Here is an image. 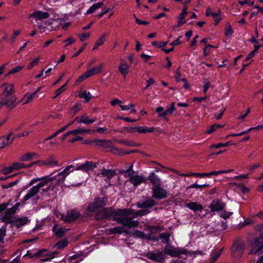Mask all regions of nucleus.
<instances>
[{
	"label": "nucleus",
	"mask_w": 263,
	"mask_h": 263,
	"mask_svg": "<svg viewBox=\"0 0 263 263\" xmlns=\"http://www.w3.org/2000/svg\"><path fill=\"white\" fill-rule=\"evenodd\" d=\"M3 88L1 95V100L0 101V110L4 106H6L10 109L15 108L17 103H16V97L14 95V87L12 84L4 83L1 85Z\"/></svg>",
	"instance_id": "nucleus-1"
},
{
	"label": "nucleus",
	"mask_w": 263,
	"mask_h": 263,
	"mask_svg": "<svg viewBox=\"0 0 263 263\" xmlns=\"http://www.w3.org/2000/svg\"><path fill=\"white\" fill-rule=\"evenodd\" d=\"M129 211L125 210H116L111 207L104 208L102 210L98 212L95 215V218L97 220H102L110 218L111 217H115L118 215H129Z\"/></svg>",
	"instance_id": "nucleus-2"
},
{
	"label": "nucleus",
	"mask_w": 263,
	"mask_h": 263,
	"mask_svg": "<svg viewBox=\"0 0 263 263\" xmlns=\"http://www.w3.org/2000/svg\"><path fill=\"white\" fill-rule=\"evenodd\" d=\"M55 177H52V174L47 175L45 178L43 182H40L37 185L33 186L29 191L28 193L23 198V204L25 203V201L29 200L31 198L35 196L39 192L41 187L47 185L49 182L54 180Z\"/></svg>",
	"instance_id": "nucleus-3"
},
{
	"label": "nucleus",
	"mask_w": 263,
	"mask_h": 263,
	"mask_svg": "<svg viewBox=\"0 0 263 263\" xmlns=\"http://www.w3.org/2000/svg\"><path fill=\"white\" fill-rule=\"evenodd\" d=\"M124 210L129 211L130 214L118 215L119 217H115L113 218V220L124 227H128L129 228L137 227L139 224V221L134 220L133 218L129 217V216L133 214V210L128 209H124Z\"/></svg>",
	"instance_id": "nucleus-4"
},
{
	"label": "nucleus",
	"mask_w": 263,
	"mask_h": 263,
	"mask_svg": "<svg viewBox=\"0 0 263 263\" xmlns=\"http://www.w3.org/2000/svg\"><path fill=\"white\" fill-rule=\"evenodd\" d=\"M107 199L104 197L96 198L93 201L90 203L87 208L88 212L94 213L98 211L106 205Z\"/></svg>",
	"instance_id": "nucleus-5"
},
{
	"label": "nucleus",
	"mask_w": 263,
	"mask_h": 263,
	"mask_svg": "<svg viewBox=\"0 0 263 263\" xmlns=\"http://www.w3.org/2000/svg\"><path fill=\"white\" fill-rule=\"evenodd\" d=\"M164 253L167 255H170L172 257H177L181 255H188L191 253L187 251L184 248H174L173 246H166L164 249Z\"/></svg>",
	"instance_id": "nucleus-6"
},
{
	"label": "nucleus",
	"mask_w": 263,
	"mask_h": 263,
	"mask_svg": "<svg viewBox=\"0 0 263 263\" xmlns=\"http://www.w3.org/2000/svg\"><path fill=\"white\" fill-rule=\"evenodd\" d=\"M144 256L150 260L158 262L161 263L165 260L164 253L158 250L155 252L148 251L145 254Z\"/></svg>",
	"instance_id": "nucleus-7"
},
{
	"label": "nucleus",
	"mask_w": 263,
	"mask_h": 263,
	"mask_svg": "<svg viewBox=\"0 0 263 263\" xmlns=\"http://www.w3.org/2000/svg\"><path fill=\"white\" fill-rule=\"evenodd\" d=\"M152 197L155 199H162L167 197V192L161 185L154 186L152 188Z\"/></svg>",
	"instance_id": "nucleus-8"
},
{
	"label": "nucleus",
	"mask_w": 263,
	"mask_h": 263,
	"mask_svg": "<svg viewBox=\"0 0 263 263\" xmlns=\"http://www.w3.org/2000/svg\"><path fill=\"white\" fill-rule=\"evenodd\" d=\"M73 167L74 166L72 165H70L66 167V168L62 172L58 173L55 175H53L54 172L51 173V174L52 175V177H55L54 180H55L58 177L56 182L60 185H62L63 184L66 177L69 174L70 169Z\"/></svg>",
	"instance_id": "nucleus-9"
},
{
	"label": "nucleus",
	"mask_w": 263,
	"mask_h": 263,
	"mask_svg": "<svg viewBox=\"0 0 263 263\" xmlns=\"http://www.w3.org/2000/svg\"><path fill=\"white\" fill-rule=\"evenodd\" d=\"M80 213L74 210L68 211L66 215L62 214L61 219L65 222H70L77 219L80 216Z\"/></svg>",
	"instance_id": "nucleus-10"
},
{
	"label": "nucleus",
	"mask_w": 263,
	"mask_h": 263,
	"mask_svg": "<svg viewBox=\"0 0 263 263\" xmlns=\"http://www.w3.org/2000/svg\"><path fill=\"white\" fill-rule=\"evenodd\" d=\"M226 206V204L218 199H214L210 204L209 208L211 212H218L222 211Z\"/></svg>",
	"instance_id": "nucleus-11"
},
{
	"label": "nucleus",
	"mask_w": 263,
	"mask_h": 263,
	"mask_svg": "<svg viewBox=\"0 0 263 263\" xmlns=\"http://www.w3.org/2000/svg\"><path fill=\"white\" fill-rule=\"evenodd\" d=\"M98 162L92 161H86L76 168V170H82L85 172H89L97 167Z\"/></svg>",
	"instance_id": "nucleus-12"
},
{
	"label": "nucleus",
	"mask_w": 263,
	"mask_h": 263,
	"mask_svg": "<svg viewBox=\"0 0 263 263\" xmlns=\"http://www.w3.org/2000/svg\"><path fill=\"white\" fill-rule=\"evenodd\" d=\"M50 14L48 12H43L41 11H36L34 12L29 15V18H34L36 21L42 20L47 18Z\"/></svg>",
	"instance_id": "nucleus-13"
},
{
	"label": "nucleus",
	"mask_w": 263,
	"mask_h": 263,
	"mask_svg": "<svg viewBox=\"0 0 263 263\" xmlns=\"http://www.w3.org/2000/svg\"><path fill=\"white\" fill-rule=\"evenodd\" d=\"M157 204V202L153 199H147L144 201H140L137 203V205L139 208L144 209L151 208Z\"/></svg>",
	"instance_id": "nucleus-14"
},
{
	"label": "nucleus",
	"mask_w": 263,
	"mask_h": 263,
	"mask_svg": "<svg viewBox=\"0 0 263 263\" xmlns=\"http://www.w3.org/2000/svg\"><path fill=\"white\" fill-rule=\"evenodd\" d=\"M75 120H77V123L78 124H89L95 122L97 120V118L95 117L92 119H90L87 114H83L80 117H77L75 118Z\"/></svg>",
	"instance_id": "nucleus-15"
},
{
	"label": "nucleus",
	"mask_w": 263,
	"mask_h": 263,
	"mask_svg": "<svg viewBox=\"0 0 263 263\" xmlns=\"http://www.w3.org/2000/svg\"><path fill=\"white\" fill-rule=\"evenodd\" d=\"M146 180V178L143 176L133 175L129 179L128 181L136 187L142 182H145Z\"/></svg>",
	"instance_id": "nucleus-16"
},
{
	"label": "nucleus",
	"mask_w": 263,
	"mask_h": 263,
	"mask_svg": "<svg viewBox=\"0 0 263 263\" xmlns=\"http://www.w3.org/2000/svg\"><path fill=\"white\" fill-rule=\"evenodd\" d=\"M101 175L102 177H105L108 180L111 179L112 178L116 176L117 174L114 170L105 169L103 168L101 172L98 174V175Z\"/></svg>",
	"instance_id": "nucleus-17"
},
{
	"label": "nucleus",
	"mask_w": 263,
	"mask_h": 263,
	"mask_svg": "<svg viewBox=\"0 0 263 263\" xmlns=\"http://www.w3.org/2000/svg\"><path fill=\"white\" fill-rule=\"evenodd\" d=\"M39 158V155L34 152L27 153L23 155L20 158L22 161H29L33 160L34 158Z\"/></svg>",
	"instance_id": "nucleus-18"
},
{
	"label": "nucleus",
	"mask_w": 263,
	"mask_h": 263,
	"mask_svg": "<svg viewBox=\"0 0 263 263\" xmlns=\"http://www.w3.org/2000/svg\"><path fill=\"white\" fill-rule=\"evenodd\" d=\"M29 221L27 217H23L21 218H15L12 224L13 227L16 228H20L21 227L24 226Z\"/></svg>",
	"instance_id": "nucleus-19"
},
{
	"label": "nucleus",
	"mask_w": 263,
	"mask_h": 263,
	"mask_svg": "<svg viewBox=\"0 0 263 263\" xmlns=\"http://www.w3.org/2000/svg\"><path fill=\"white\" fill-rule=\"evenodd\" d=\"M148 180H149L150 182L154 185V186H158L161 185V181L160 179L157 175L155 174L154 172H152L149 174L148 177Z\"/></svg>",
	"instance_id": "nucleus-20"
},
{
	"label": "nucleus",
	"mask_w": 263,
	"mask_h": 263,
	"mask_svg": "<svg viewBox=\"0 0 263 263\" xmlns=\"http://www.w3.org/2000/svg\"><path fill=\"white\" fill-rule=\"evenodd\" d=\"M109 234H120L124 233L127 235H130L127 230H125L123 227H116L108 229Z\"/></svg>",
	"instance_id": "nucleus-21"
},
{
	"label": "nucleus",
	"mask_w": 263,
	"mask_h": 263,
	"mask_svg": "<svg viewBox=\"0 0 263 263\" xmlns=\"http://www.w3.org/2000/svg\"><path fill=\"white\" fill-rule=\"evenodd\" d=\"M185 206L192 210L194 212L201 211L203 210V206L201 204L196 202H191L185 204Z\"/></svg>",
	"instance_id": "nucleus-22"
},
{
	"label": "nucleus",
	"mask_w": 263,
	"mask_h": 263,
	"mask_svg": "<svg viewBox=\"0 0 263 263\" xmlns=\"http://www.w3.org/2000/svg\"><path fill=\"white\" fill-rule=\"evenodd\" d=\"M104 66L103 64H100L97 66L93 67L90 69L87 70V73L89 77L92 76L95 74L100 73L102 71V69Z\"/></svg>",
	"instance_id": "nucleus-23"
},
{
	"label": "nucleus",
	"mask_w": 263,
	"mask_h": 263,
	"mask_svg": "<svg viewBox=\"0 0 263 263\" xmlns=\"http://www.w3.org/2000/svg\"><path fill=\"white\" fill-rule=\"evenodd\" d=\"M227 225L226 222L222 221L220 219H216L214 221V229L217 231H221L226 229Z\"/></svg>",
	"instance_id": "nucleus-24"
},
{
	"label": "nucleus",
	"mask_w": 263,
	"mask_h": 263,
	"mask_svg": "<svg viewBox=\"0 0 263 263\" xmlns=\"http://www.w3.org/2000/svg\"><path fill=\"white\" fill-rule=\"evenodd\" d=\"M121 63L119 66V72L122 73L124 76H126L129 72L128 70V66L125 62L123 60L121 59L120 60Z\"/></svg>",
	"instance_id": "nucleus-25"
},
{
	"label": "nucleus",
	"mask_w": 263,
	"mask_h": 263,
	"mask_svg": "<svg viewBox=\"0 0 263 263\" xmlns=\"http://www.w3.org/2000/svg\"><path fill=\"white\" fill-rule=\"evenodd\" d=\"M68 231V229L64 228H58L57 226L55 225L53 227V232H54L55 235L57 237H62Z\"/></svg>",
	"instance_id": "nucleus-26"
},
{
	"label": "nucleus",
	"mask_w": 263,
	"mask_h": 263,
	"mask_svg": "<svg viewBox=\"0 0 263 263\" xmlns=\"http://www.w3.org/2000/svg\"><path fill=\"white\" fill-rule=\"evenodd\" d=\"M135 131L139 134H144L146 133H152L154 131L155 127H147L146 126H136L134 127Z\"/></svg>",
	"instance_id": "nucleus-27"
},
{
	"label": "nucleus",
	"mask_w": 263,
	"mask_h": 263,
	"mask_svg": "<svg viewBox=\"0 0 263 263\" xmlns=\"http://www.w3.org/2000/svg\"><path fill=\"white\" fill-rule=\"evenodd\" d=\"M175 102H172L170 107H168L165 111L159 115V117L165 118L167 115H170L176 110L175 107Z\"/></svg>",
	"instance_id": "nucleus-28"
},
{
	"label": "nucleus",
	"mask_w": 263,
	"mask_h": 263,
	"mask_svg": "<svg viewBox=\"0 0 263 263\" xmlns=\"http://www.w3.org/2000/svg\"><path fill=\"white\" fill-rule=\"evenodd\" d=\"M91 132V130L89 129L80 128L72 130H70L69 131V133H71V135H77L78 134L84 135L85 134H90Z\"/></svg>",
	"instance_id": "nucleus-29"
},
{
	"label": "nucleus",
	"mask_w": 263,
	"mask_h": 263,
	"mask_svg": "<svg viewBox=\"0 0 263 263\" xmlns=\"http://www.w3.org/2000/svg\"><path fill=\"white\" fill-rule=\"evenodd\" d=\"M79 97L80 98L84 99V103H88L92 97L91 93L89 91H87L86 90H84L79 93Z\"/></svg>",
	"instance_id": "nucleus-30"
},
{
	"label": "nucleus",
	"mask_w": 263,
	"mask_h": 263,
	"mask_svg": "<svg viewBox=\"0 0 263 263\" xmlns=\"http://www.w3.org/2000/svg\"><path fill=\"white\" fill-rule=\"evenodd\" d=\"M15 218L16 217L13 215H10V214L5 212L2 221L6 222V223L12 224V222H13L14 220H15Z\"/></svg>",
	"instance_id": "nucleus-31"
},
{
	"label": "nucleus",
	"mask_w": 263,
	"mask_h": 263,
	"mask_svg": "<svg viewBox=\"0 0 263 263\" xmlns=\"http://www.w3.org/2000/svg\"><path fill=\"white\" fill-rule=\"evenodd\" d=\"M262 239V238L261 237V233H259V237H256L254 238L253 240H252L251 242V245L254 248H260V246L262 244L261 241V239Z\"/></svg>",
	"instance_id": "nucleus-32"
},
{
	"label": "nucleus",
	"mask_w": 263,
	"mask_h": 263,
	"mask_svg": "<svg viewBox=\"0 0 263 263\" xmlns=\"http://www.w3.org/2000/svg\"><path fill=\"white\" fill-rule=\"evenodd\" d=\"M103 5V2H99L93 4L87 11L86 14H90L95 12L98 9L101 8Z\"/></svg>",
	"instance_id": "nucleus-33"
},
{
	"label": "nucleus",
	"mask_w": 263,
	"mask_h": 263,
	"mask_svg": "<svg viewBox=\"0 0 263 263\" xmlns=\"http://www.w3.org/2000/svg\"><path fill=\"white\" fill-rule=\"evenodd\" d=\"M46 165H57L58 164V161L55 160V156L54 155L50 156L47 159L45 160Z\"/></svg>",
	"instance_id": "nucleus-34"
},
{
	"label": "nucleus",
	"mask_w": 263,
	"mask_h": 263,
	"mask_svg": "<svg viewBox=\"0 0 263 263\" xmlns=\"http://www.w3.org/2000/svg\"><path fill=\"white\" fill-rule=\"evenodd\" d=\"M171 234L168 232H165L161 233L159 235V238L162 239L161 242L163 243L168 244L170 242V237Z\"/></svg>",
	"instance_id": "nucleus-35"
},
{
	"label": "nucleus",
	"mask_w": 263,
	"mask_h": 263,
	"mask_svg": "<svg viewBox=\"0 0 263 263\" xmlns=\"http://www.w3.org/2000/svg\"><path fill=\"white\" fill-rule=\"evenodd\" d=\"M9 141V137L0 138V149L9 145L10 142Z\"/></svg>",
	"instance_id": "nucleus-36"
},
{
	"label": "nucleus",
	"mask_w": 263,
	"mask_h": 263,
	"mask_svg": "<svg viewBox=\"0 0 263 263\" xmlns=\"http://www.w3.org/2000/svg\"><path fill=\"white\" fill-rule=\"evenodd\" d=\"M236 186L238 190L241 191L242 193L246 194L248 193L250 191V190L249 188L245 186L243 184H237V183H234Z\"/></svg>",
	"instance_id": "nucleus-37"
},
{
	"label": "nucleus",
	"mask_w": 263,
	"mask_h": 263,
	"mask_svg": "<svg viewBox=\"0 0 263 263\" xmlns=\"http://www.w3.org/2000/svg\"><path fill=\"white\" fill-rule=\"evenodd\" d=\"M6 235V228L3 227L0 229V245L4 244V238Z\"/></svg>",
	"instance_id": "nucleus-38"
},
{
	"label": "nucleus",
	"mask_w": 263,
	"mask_h": 263,
	"mask_svg": "<svg viewBox=\"0 0 263 263\" xmlns=\"http://www.w3.org/2000/svg\"><path fill=\"white\" fill-rule=\"evenodd\" d=\"M120 107L122 110H129L131 109L130 112H133L134 114H136V110L134 108L135 106L133 104H129L127 105H120Z\"/></svg>",
	"instance_id": "nucleus-39"
},
{
	"label": "nucleus",
	"mask_w": 263,
	"mask_h": 263,
	"mask_svg": "<svg viewBox=\"0 0 263 263\" xmlns=\"http://www.w3.org/2000/svg\"><path fill=\"white\" fill-rule=\"evenodd\" d=\"M121 143L129 146L138 147L141 145L139 143H136L132 140H122Z\"/></svg>",
	"instance_id": "nucleus-40"
},
{
	"label": "nucleus",
	"mask_w": 263,
	"mask_h": 263,
	"mask_svg": "<svg viewBox=\"0 0 263 263\" xmlns=\"http://www.w3.org/2000/svg\"><path fill=\"white\" fill-rule=\"evenodd\" d=\"M232 143L231 141H228L225 143H219L217 144H214L211 145V148H219L222 147H227L231 145Z\"/></svg>",
	"instance_id": "nucleus-41"
},
{
	"label": "nucleus",
	"mask_w": 263,
	"mask_h": 263,
	"mask_svg": "<svg viewBox=\"0 0 263 263\" xmlns=\"http://www.w3.org/2000/svg\"><path fill=\"white\" fill-rule=\"evenodd\" d=\"M233 171V170H220L218 171H212L211 172L208 173L209 177L211 175H218L219 174H223V173H229Z\"/></svg>",
	"instance_id": "nucleus-42"
},
{
	"label": "nucleus",
	"mask_w": 263,
	"mask_h": 263,
	"mask_svg": "<svg viewBox=\"0 0 263 263\" xmlns=\"http://www.w3.org/2000/svg\"><path fill=\"white\" fill-rule=\"evenodd\" d=\"M233 33V29L230 23H228L225 27V35L227 36H231Z\"/></svg>",
	"instance_id": "nucleus-43"
},
{
	"label": "nucleus",
	"mask_w": 263,
	"mask_h": 263,
	"mask_svg": "<svg viewBox=\"0 0 263 263\" xmlns=\"http://www.w3.org/2000/svg\"><path fill=\"white\" fill-rule=\"evenodd\" d=\"M130 236H133L135 237L140 238H144L145 239L146 235L143 232L136 230L133 233H130Z\"/></svg>",
	"instance_id": "nucleus-44"
},
{
	"label": "nucleus",
	"mask_w": 263,
	"mask_h": 263,
	"mask_svg": "<svg viewBox=\"0 0 263 263\" xmlns=\"http://www.w3.org/2000/svg\"><path fill=\"white\" fill-rule=\"evenodd\" d=\"M220 11L218 10L217 12L212 14V16L214 19V21H215L214 25H217L221 20V18L220 16Z\"/></svg>",
	"instance_id": "nucleus-45"
},
{
	"label": "nucleus",
	"mask_w": 263,
	"mask_h": 263,
	"mask_svg": "<svg viewBox=\"0 0 263 263\" xmlns=\"http://www.w3.org/2000/svg\"><path fill=\"white\" fill-rule=\"evenodd\" d=\"M14 171V170L12 167V164L10 166L8 167H4L2 170H1L0 172L4 175H7L12 172Z\"/></svg>",
	"instance_id": "nucleus-46"
},
{
	"label": "nucleus",
	"mask_w": 263,
	"mask_h": 263,
	"mask_svg": "<svg viewBox=\"0 0 263 263\" xmlns=\"http://www.w3.org/2000/svg\"><path fill=\"white\" fill-rule=\"evenodd\" d=\"M24 67L23 66H17L13 68H12L10 71H9L6 75V76H8L10 74H14L15 73L18 72L20 71Z\"/></svg>",
	"instance_id": "nucleus-47"
},
{
	"label": "nucleus",
	"mask_w": 263,
	"mask_h": 263,
	"mask_svg": "<svg viewBox=\"0 0 263 263\" xmlns=\"http://www.w3.org/2000/svg\"><path fill=\"white\" fill-rule=\"evenodd\" d=\"M12 167L15 170H18L22 168H25L26 164L21 162H14L12 163Z\"/></svg>",
	"instance_id": "nucleus-48"
},
{
	"label": "nucleus",
	"mask_w": 263,
	"mask_h": 263,
	"mask_svg": "<svg viewBox=\"0 0 263 263\" xmlns=\"http://www.w3.org/2000/svg\"><path fill=\"white\" fill-rule=\"evenodd\" d=\"M106 34L105 33H103L96 41V44H97V46H100L102 45L105 42L106 39L105 36Z\"/></svg>",
	"instance_id": "nucleus-49"
},
{
	"label": "nucleus",
	"mask_w": 263,
	"mask_h": 263,
	"mask_svg": "<svg viewBox=\"0 0 263 263\" xmlns=\"http://www.w3.org/2000/svg\"><path fill=\"white\" fill-rule=\"evenodd\" d=\"M46 250H45V249H42V250H39L36 253H34V254H32V253H29L28 252H27L26 255L27 256H28L29 258H32L33 257H35V256H36V257H40L41 256V255L44 252H46Z\"/></svg>",
	"instance_id": "nucleus-50"
},
{
	"label": "nucleus",
	"mask_w": 263,
	"mask_h": 263,
	"mask_svg": "<svg viewBox=\"0 0 263 263\" xmlns=\"http://www.w3.org/2000/svg\"><path fill=\"white\" fill-rule=\"evenodd\" d=\"M81 109V104L76 103L73 107L70 108V111L75 115Z\"/></svg>",
	"instance_id": "nucleus-51"
},
{
	"label": "nucleus",
	"mask_w": 263,
	"mask_h": 263,
	"mask_svg": "<svg viewBox=\"0 0 263 263\" xmlns=\"http://www.w3.org/2000/svg\"><path fill=\"white\" fill-rule=\"evenodd\" d=\"M254 229L256 232L261 233V237H262L263 239V223L256 225Z\"/></svg>",
	"instance_id": "nucleus-52"
},
{
	"label": "nucleus",
	"mask_w": 263,
	"mask_h": 263,
	"mask_svg": "<svg viewBox=\"0 0 263 263\" xmlns=\"http://www.w3.org/2000/svg\"><path fill=\"white\" fill-rule=\"evenodd\" d=\"M67 85V83L63 85L62 86H61L60 88H58L56 90L55 93V95L54 97H53V99H55L58 96H59L60 94H61L63 92H64L66 90V86Z\"/></svg>",
	"instance_id": "nucleus-53"
},
{
	"label": "nucleus",
	"mask_w": 263,
	"mask_h": 263,
	"mask_svg": "<svg viewBox=\"0 0 263 263\" xmlns=\"http://www.w3.org/2000/svg\"><path fill=\"white\" fill-rule=\"evenodd\" d=\"M68 243L66 240L63 239L62 240L60 241L56 244V246L59 249H62L64 248L66 246H67Z\"/></svg>",
	"instance_id": "nucleus-54"
},
{
	"label": "nucleus",
	"mask_w": 263,
	"mask_h": 263,
	"mask_svg": "<svg viewBox=\"0 0 263 263\" xmlns=\"http://www.w3.org/2000/svg\"><path fill=\"white\" fill-rule=\"evenodd\" d=\"M40 59V57H38L36 59H35L33 61L31 62V63L28 66L27 69L28 70L31 69L35 65H36L39 63V60Z\"/></svg>",
	"instance_id": "nucleus-55"
},
{
	"label": "nucleus",
	"mask_w": 263,
	"mask_h": 263,
	"mask_svg": "<svg viewBox=\"0 0 263 263\" xmlns=\"http://www.w3.org/2000/svg\"><path fill=\"white\" fill-rule=\"evenodd\" d=\"M89 76L87 73V72L86 71L84 72L82 75H81L80 77H79L78 79L77 80L76 83H80L82 81H83L85 79L89 78Z\"/></svg>",
	"instance_id": "nucleus-56"
},
{
	"label": "nucleus",
	"mask_w": 263,
	"mask_h": 263,
	"mask_svg": "<svg viewBox=\"0 0 263 263\" xmlns=\"http://www.w3.org/2000/svg\"><path fill=\"white\" fill-rule=\"evenodd\" d=\"M20 30H15L13 31V33L10 39V43L13 44L15 40V39L17 35L20 34Z\"/></svg>",
	"instance_id": "nucleus-57"
},
{
	"label": "nucleus",
	"mask_w": 263,
	"mask_h": 263,
	"mask_svg": "<svg viewBox=\"0 0 263 263\" xmlns=\"http://www.w3.org/2000/svg\"><path fill=\"white\" fill-rule=\"evenodd\" d=\"M59 185H60V184L59 183H58L57 182H55L54 183H51L47 187V190H49L50 192L52 191V192L56 193V192L54 191V190Z\"/></svg>",
	"instance_id": "nucleus-58"
},
{
	"label": "nucleus",
	"mask_w": 263,
	"mask_h": 263,
	"mask_svg": "<svg viewBox=\"0 0 263 263\" xmlns=\"http://www.w3.org/2000/svg\"><path fill=\"white\" fill-rule=\"evenodd\" d=\"M148 230L150 232H152L153 231L157 232H160L162 231L163 229L162 227L157 226H151L148 227Z\"/></svg>",
	"instance_id": "nucleus-59"
},
{
	"label": "nucleus",
	"mask_w": 263,
	"mask_h": 263,
	"mask_svg": "<svg viewBox=\"0 0 263 263\" xmlns=\"http://www.w3.org/2000/svg\"><path fill=\"white\" fill-rule=\"evenodd\" d=\"M78 36L80 37L81 41H84L86 39H88L90 37V33H84L82 34H79Z\"/></svg>",
	"instance_id": "nucleus-60"
},
{
	"label": "nucleus",
	"mask_w": 263,
	"mask_h": 263,
	"mask_svg": "<svg viewBox=\"0 0 263 263\" xmlns=\"http://www.w3.org/2000/svg\"><path fill=\"white\" fill-rule=\"evenodd\" d=\"M233 247L235 250L241 252L243 251L244 249L243 244L239 242L235 243L233 245Z\"/></svg>",
	"instance_id": "nucleus-61"
},
{
	"label": "nucleus",
	"mask_w": 263,
	"mask_h": 263,
	"mask_svg": "<svg viewBox=\"0 0 263 263\" xmlns=\"http://www.w3.org/2000/svg\"><path fill=\"white\" fill-rule=\"evenodd\" d=\"M155 83V81L153 78H149L148 80L146 81V85L145 87L142 88V90H144L147 89L150 86H151L152 84H154Z\"/></svg>",
	"instance_id": "nucleus-62"
},
{
	"label": "nucleus",
	"mask_w": 263,
	"mask_h": 263,
	"mask_svg": "<svg viewBox=\"0 0 263 263\" xmlns=\"http://www.w3.org/2000/svg\"><path fill=\"white\" fill-rule=\"evenodd\" d=\"M233 214L232 212H227L226 211H224L222 212V213L220 214V217L224 218V219H226L230 217V216Z\"/></svg>",
	"instance_id": "nucleus-63"
},
{
	"label": "nucleus",
	"mask_w": 263,
	"mask_h": 263,
	"mask_svg": "<svg viewBox=\"0 0 263 263\" xmlns=\"http://www.w3.org/2000/svg\"><path fill=\"white\" fill-rule=\"evenodd\" d=\"M221 251H222L221 250H220L218 251H217L212 254L211 258H212L213 262H214L217 260V259L220 256V255L221 253Z\"/></svg>",
	"instance_id": "nucleus-64"
}]
</instances>
